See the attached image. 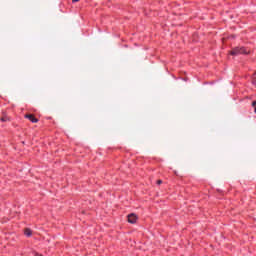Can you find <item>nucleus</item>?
<instances>
[{
    "mask_svg": "<svg viewBox=\"0 0 256 256\" xmlns=\"http://www.w3.org/2000/svg\"><path fill=\"white\" fill-rule=\"evenodd\" d=\"M230 55H249L246 47H235L230 51Z\"/></svg>",
    "mask_w": 256,
    "mask_h": 256,
    "instance_id": "1",
    "label": "nucleus"
},
{
    "mask_svg": "<svg viewBox=\"0 0 256 256\" xmlns=\"http://www.w3.org/2000/svg\"><path fill=\"white\" fill-rule=\"evenodd\" d=\"M127 217L128 223H131V225H135V223H137V220L139 219V217L135 213H131Z\"/></svg>",
    "mask_w": 256,
    "mask_h": 256,
    "instance_id": "2",
    "label": "nucleus"
},
{
    "mask_svg": "<svg viewBox=\"0 0 256 256\" xmlns=\"http://www.w3.org/2000/svg\"><path fill=\"white\" fill-rule=\"evenodd\" d=\"M25 119H29V121H31V123H39V119H37L35 117V115L33 114H25Z\"/></svg>",
    "mask_w": 256,
    "mask_h": 256,
    "instance_id": "3",
    "label": "nucleus"
},
{
    "mask_svg": "<svg viewBox=\"0 0 256 256\" xmlns=\"http://www.w3.org/2000/svg\"><path fill=\"white\" fill-rule=\"evenodd\" d=\"M24 235H26V237H31V235H33V231L30 228H26L24 229Z\"/></svg>",
    "mask_w": 256,
    "mask_h": 256,
    "instance_id": "4",
    "label": "nucleus"
},
{
    "mask_svg": "<svg viewBox=\"0 0 256 256\" xmlns=\"http://www.w3.org/2000/svg\"><path fill=\"white\" fill-rule=\"evenodd\" d=\"M0 121H2V123H7V121H11V118L7 115H3L1 118H0Z\"/></svg>",
    "mask_w": 256,
    "mask_h": 256,
    "instance_id": "5",
    "label": "nucleus"
},
{
    "mask_svg": "<svg viewBox=\"0 0 256 256\" xmlns=\"http://www.w3.org/2000/svg\"><path fill=\"white\" fill-rule=\"evenodd\" d=\"M252 107H254V113H256V100L252 102Z\"/></svg>",
    "mask_w": 256,
    "mask_h": 256,
    "instance_id": "6",
    "label": "nucleus"
},
{
    "mask_svg": "<svg viewBox=\"0 0 256 256\" xmlns=\"http://www.w3.org/2000/svg\"><path fill=\"white\" fill-rule=\"evenodd\" d=\"M156 183H157L158 185H161V184L163 183V180H157Z\"/></svg>",
    "mask_w": 256,
    "mask_h": 256,
    "instance_id": "7",
    "label": "nucleus"
},
{
    "mask_svg": "<svg viewBox=\"0 0 256 256\" xmlns=\"http://www.w3.org/2000/svg\"><path fill=\"white\" fill-rule=\"evenodd\" d=\"M79 0H72V3H78Z\"/></svg>",
    "mask_w": 256,
    "mask_h": 256,
    "instance_id": "8",
    "label": "nucleus"
}]
</instances>
